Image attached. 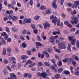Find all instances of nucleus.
<instances>
[{
	"label": "nucleus",
	"instance_id": "29",
	"mask_svg": "<svg viewBox=\"0 0 79 79\" xmlns=\"http://www.w3.org/2000/svg\"><path fill=\"white\" fill-rule=\"evenodd\" d=\"M12 30L13 31H14V32H18V29L15 28H12Z\"/></svg>",
	"mask_w": 79,
	"mask_h": 79
},
{
	"label": "nucleus",
	"instance_id": "50",
	"mask_svg": "<svg viewBox=\"0 0 79 79\" xmlns=\"http://www.w3.org/2000/svg\"><path fill=\"white\" fill-rule=\"evenodd\" d=\"M26 33V30H24L22 32V34H23L24 35V34H25Z\"/></svg>",
	"mask_w": 79,
	"mask_h": 79
},
{
	"label": "nucleus",
	"instance_id": "22",
	"mask_svg": "<svg viewBox=\"0 0 79 79\" xmlns=\"http://www.w3.org/2000/svg\"><path fill=\"white\" fill-rule=\"evenodd\" d=\"M40 18V16L39 15H37L34 18V19L35 20H36V21H38V20H39V19Z\"/></svg>",
	"mask_w": 79,
	"mask_h": 79
},
{
	"label": "nucleus",
	"instance_id": "43",
	"mask_svg": "<svg viewBox=\"0 0 79 79\" xmlns=\"http://www.w3.org/2000/svg\"><path fill=\"white\" fill-rule=\"evenodd\" d=\"M6 35V33L5 32H4L1 34L2 36H5Z\"/></svg>",
	"mask_w": 79,
	"mask_h": 79
},
{
	"label": "nucleus",
	"instance_id": "27",
	"mask_svg": "<svg viewBox=\"0 0 79 79\" xmlns=\"http://www.w3.org/2000/svg\"><path fill=\"white\" fill-rule=\"evenodd\" d=\"M32 63V61H31V60H29L26 63V65H28V64H31Z\"/></svg>",
	"mask_w": 79,
	"mask_h": 79
},
{
	"label": "nucleus",
	"instance_id": "63",
	"mask_svg": "<svg viewBox=\"0 0 79 79\" xmlns=\"http://www.w3.org/2000/svg\"><path fill=\"white\" fill-rule=\"evenodd\" d=\"M11 41V39L10 38H9L7 40V42H10Z\"/></svg>",
	"mask_w": 79,
	"mask_h": 79
},
{
	"label": "nucleus",
	"instance_id": "35",
	"mask_svg": "<svg viewBox=\"0 0 79 79\" xmlns=\"http://www.w3.org/2000/svg\"><path fill=\"white\" fill-rule=\"evenodd\" d=\"M23 66V64L22 63H19V66H18L19 69V68H21V67Z\"/></svg>",
	"mask_w": 79,
	"mask_h": 79
},
{
	"label": "nucleus",
	"instance_id": "45",
	"mask_svg": "<svg viewBox=\"0 0 79 79\" xmlns=\"http://www.w3.org/2000/svg\"><path fill=\"white\" fill-rule=\"evenodd\" d=\"M6 32H10V30L9 29V28L7 27H6Z\"/></svg>",
	"mask_w": 79,
	"mask_h": 79
},
{
	"label": "nucleus",
	"instance_id": "59",
	"mask_svg": "<svg viewBox=\"0 0 79 79\" xmlns=\"http://www.w3.org/2000/svg\"><path fill=\"white\" fill-rule=\"evenodd\" d=\"M27 76L29 78H31V76H32V75L31 74L28 73Z\"/></svg>",
	"mask_w": 79,
	"mask_h": 79
},
{
	"label": "nucleus",
	"instance_id": "9",
	"mask_svg": "<svg viewBox=\"0 0 79 79\" xmlns=\"http://www.w3.org/2000/svg\"><path fill=\"white\" fill-rule=\"evenodd\" d=\"M48 40L49 41H51V43H53L55 40V39H54V38H53L52 36H51L49 38Z\"/></svg>",
	"mask_w": 79,
	"mask_h": 79
},
{
	"label": "nucleus",
	"instance_id": "2",
	"mask_svg": "<svg viewBox=\"0 0 79 79\" xmlns=\"http://www.w3.org/2000/svg\"><path fill=\"white\" fill-rule=\"evenodd\" d=\"M71 19H73V21L72 20L70 21L71 23L73 24V25L76 24L77 23V22H78V19L77 17L73 16L71 17Z\"/></svg>",
	"mask_w": 79,
	"mask_h": 79
},
{
	"label": "nucleus",
	"instance_id": "37",
	"mask_svg": "<svg viewBox=\"0 0 79 79\" xmlns=\"http://www.w3.org/2000/svg\"><path fill=\"white\" fill-rule=\"evenodd\" d=\"M70 70L71 71L72 73H73V67L71 66L70 67Z\"/></svg>",
	"mask_w": 79,
	"mask_h": 79
},
{
	"label": "nucleus",
	"instance_id": "34",
	"mask_svg": "<svg viewBox=\"0 0 79 79\" xmlns=\"http://www.w3.org/2000/svg\"><path fill=\"white\" fill-rule=\"evenodd\" d=\"M44 64L45 65H46V66H50V65L49 64V63L47 62L46 61L45 62Z\"/></svg>",
	"mask_w": 79,
	"mask_h": 79
},
{
	"label": "nucleus",
	"instance_id": "55",
	"mask_svg": "<svg viewBox=\"0 0 79 79\" xmlns=\"http://www.w3.org/2000/svg\"><path fill=\"white\" fill-rule=\"evenodd\" d=\"M4 62L5 64H6V63H8V61L6 59H5L4 60Z\"/></svg>",
	"mask_w": 79,
	"mask_h": 79
},
{
	"label": "nucleus",
	"instance_id": "1",
	"mask_svg": "<svg viewBox=\"0 0 79 79\" xmlns=\"http://www.w3.org/2000/svg\"><path fill=\"white\" fill-rule=\"evenodd\" d=\"M37 75L38 76L40 77H43L44 79H45L46 77L48 76V74L44 71V70L43 69L42 70V73H36Z\"/></svg>",
	"mask_w": 79,
	"mask_h": 79
},
{
	"label": "nucleus",
	"instance_id": "13",
	"mask_svg": "<svg viewBox=\"0 0 79 79\" xmlns=\"http://www.w3.org/2000/svg\"><path fill=\"white\" fill-rule=\"evenodd\" d=\"M54 49L55 50H56V52H57V53H61V52L60 51V50H59V49H57V48H56V46H54L53 47Z\"/></svg>",
	"mask_w": 79,
	"mask_h": 79
},
{
	"label": "nucleus",
	"instance_id": "33",
	"mask_svg": "<svg viewBox=\"0 0 79 79\" xmlns=\"http://www.w3.org/2000/svg\"><path fill=\"white\" fill-rule=\"evenodd\" d=\"M36 45H37L38 46H40V47H41L42 45L39 42H37L36 43Z\"/></svg>",
	"mask_w": 79,
	"mask_h": 79
},
{
	"label": "nucleus",
	"instance_id": "19",
	"mask_svg": "<svg viewBox=\"0 0 79 79\" xmlns=\"http://www.w3.org/2000/svg\"><path fill=\"white\" fill-rule=\"evenodd\" d=\"M6 49H5V48H3V51L2 52L3 55H6Z\"/></svg>",
	"mask_w": 79,
	"mask_h": 79
},
{
	"label": "nucleus",
	"instance_id": "7",
	"mask_svg": "<svg viewBox=\"0 0 79 79\" xmlns=\"http://www.w3.org/2000/svg\"><path fill=\"white\" fill-rule=\"evenodd\" d=\"M54 20L53 19L52 20V23H54L55 25H56V22L58 21V18L56 17H54Z\"/></svg>",
	"mask_w": 79,
	"mask_h": 79
},
{
	"label": "nucleus",
	"instance_id": "61",
	"mask_svg": "<svg viewBox=\"0 0 79 79\" xmlns=\"http://www.w3.org/2000/svg\"><path fill=\"white\" fill-rule=\"evenodd\" d=\"M51 62H52V63H53V64L55 63V60H54V59H52V60H51Z\"/></svg>",
	"mask_w": 79,
	"mask_h": 79
},
{
	"label": "nucleus",
	"instance_id": "10",
	"mask_svg": "<svg viewBox=\"0 0 79 79\" xmlns=\"http://www.w3.org/2000/svg\"><path fill=\"white\" fill-rule=\"evenodd\" d=\"M12 21H15L18 19V17L16 16H12Z\"/></svg>",
	"mask_w": 79,
	"mask_h": 79
},
{
	"label": "nucleus",
	"instance_id": "44",
	"mask_svg": "<svg viewBox=\"0 0 79 79\" xmlns=\"http://www.w3.org/2000/svg\"><path fill=\"white\" fill-rule=\"evenodd\" d=\"M7 50V52H11L12 51L11 49L10 48H8Z\"/></svg>",
	"mask_w": 79,
	"mask_h": 79
},
{
	"label": "nucleus",
	"instance_id": "36",
	"mask_svg": "<svg viewBox=\"0 0 79 79\" xmlns=\"http://www.w3.org/2000/svg\"><path fill=\"white\" fill-rule=\"evenodd\" d=\"M76 72H75V74L76 75H77V76H79V72H78L77 69H75Z\"/></svg>",
	"mask_w": 79,
	"mask_h": 79
},
{
	"label": "nucleus",
	"instance_id": "32",
	"mask_svg": "<svg viewBox=\"0 0 79 79\" xmlns=\"http://www.w3.org/2000/svg\"><path fill=\"white\" fill-rule=\"evenodd\" d=\"M2 41L4 45H6V41L4 40V39L2 38Z\"/></svg>",
	"mask_w": 79,
	"mask_h": 79
},
{
	"label": "nucleus",
	"instance_id": "16",
	"mask_svg": "<svg viewBox=\"0 0 79 79\" xmlns=\"http://www.w3.org/2000/svg\"><path fill=\"white\" fill-rule=\"evenodd\" d=\"M22 46L23 48H26L27 47V44L25 42H23L22 44Z\"/></svg>",
	"mask_w": 79,
	"mask_h": 79
},
{
	"label": "nucleus",
	"instance_id": "26",
	"mask_svg": "<svg viewBox=\"0 0 79 79\" xmlns=\"http://www.w3.org/2000/svg\"><path fill=\"white\" fill-rule=\"evenodd\" d=\"M31 26L32 29L33 30L35 29V26L34 24H31Z\"/></svg>",
	"mask_w": 79,
	"mask_h": 79
},
{
	"label": "nucleus",
	"instance_id": "5",
	"mask_svg": "<svg viewBox=\"0 0 79 79\" xmlns=\"http://www.w3.org/2000/svg\"><path fill=\"white\" fill-rule=\"evenodd\" d=\"M10 77L11 79H17L16 76L14 73H11L10 74Z\"/></svg>",
	"mask_w": 79,
	"mask_h": 79
},
{
	"label": "nucleus",
	"instance_id": "38",
	"mask_svg": "<svg viewBox=\"0 0 79 79\" xmlns=\"http://www.w3.org/2000/svg\"><path fill=\"white\" fill-rule=\"evenodd\" d=\"M76 44L77 48H79V41L77 40L76 41Z\"/></svg>",
	"mask_w": 79,
	"mask_h": 79
},
{
	"label": "nucleus",
	"instance_id": "48",
	"mask_svg": "<svg viewBox=\"0 0 79 79\" xmlns=\"http://www.w3.org/2000/svg\"><path fill=\"white\" fill-rule=\"evenodd\" d=\"M72 63L73 66H75L76 64V62L74 60H73L72 61Z\"/></svg>",
	"mask_w": 79,
	"mask_h": 79
},
{
	"label": "nucleus",
	"instance_id": "20",
	"mask_svg": "<svg viewBox=\"0 0 79 79\" xmlns=\"http://www.w3.org/2000/svg\"><path fill=\"white\" fill-rule=\"evenodd\" d=\"M58 31V32L57 31H54L53 32V35H56V34H60V31H59V30L57 29Z\"/></svg>",
	"mask_w": 79,
	"mask_h": 79
},
{
	"label": "nucleus",
	"instance_id": "54",
	"mask_svg": "<svg viewBox=\"0 0 79 79\" xmlns=\"http://www.w3.org/2000/svg\"><path fill=\"white\" fill-rule=\"evenodd\" d=\"M16 67V65L15 64H12L11 66V68H12V69H14V68H15Z\"/></svg>",
	"mask_w": 79,
	"mask_h": 79
},
{
	"label": "nucleus",
	"instance_id": "15",
	"mask_svg": "<svg viewBox=\"0 0 79 79\" xmlns=\"http://www.w3.org/2000/svg\"><path fill=\"white\" fill-rule=\"evenodd\" d=\"M74 36H70L68 37V39L70 41H73L74 40L73 38H74Z\"/></svg>",
	"mask_w": 79,
	"mask_h": 79
},
{
	"label": "nucleus",
	"instance_id": "49",
	"mask_svg": "<svg viewBox=\"0 0 79 79\" xmlns=\"http://www.w3.org/2000/svg\"><path fill=\"white\" fill-rule=\"evenodd\" d=\"M57 26H58L60 25V20L59 19L57 21Z\"/></svg>",
	"mask_w": 79,
	"mask_h": 79
},
{
	"label": "nucleus",
	"instance_id": "18",
	"mask_svg": "<svg viewBox=\"0 0 79 79\" xmlns=\"http://www.w3.org/2000/svg\"><path fill=\"white\" fill-rule=\"evenodd\" d=\"M40 9L41 10H45L46 9V6H41L40 7Z\"/></svg>",
	"mask_w": 79,
	"mask_h": 79
},
{
	"label": "nucleus",
	"instance_id": "57",
	"mask_svg": "<svg viewBox=\"0 0 79 79\" xmlns=\"http://www.w3.org/2000/svg\"><path fill=\"white\" fill-rule=\"evenodd\" d=\"M27 53L29 55H31V51H28L27 52Z\"/></svg>",
	"mask_w": 79,
	"mask_h": 79
},
{
	"label": "nucleus",
	"instance_id": "6",
	"mask_svg": "<svg viewBox=\"0 0 79 79\" xmlns=\"http://www.w3.org/2000/svg\"><path fill=\"white\" fill-rule=\"evenodd\" d=\"M24 21L26 23H29L31 22V18H29L28 19H24Z\"/></svg>",
	"mask_w": 79,
	"mask_h": 79
},
{
	"label": "nucleus",
	"instance_id": "12",
	"mask_svg": "<svg viewBox=\"0 0 79 79\" xmlns=\"http://www.w3.org/2000/svg\"><path fill=\"white\" fill-rule=\"evenodd\" d=\"M41 38L44 39V40H45L47 39V37L44 35V32H43V33L41 35Z\"/></svg>",
	"mask_w": 79,
	"mask_h": 79
},
{
	"label": "nucleus",
	"instance_id": "39",
	"mask_svg": "<svg viewBox=\"0 0 79 79\" xmlns=\"http://www.w3.org/2000/svg\"><path fill=\"white\" fill-rule=\"evenodd\" d=\"M4 74H5V75L7 74V73H8V72L7 71V70L6 69H4Z\"/></svg>",
	"mask_w": 79,
	"mask_h": 79
},
{
	"label": "nucleus",
	"instance_id": "58",
	"mask_svg": "<svg viewBox=\"0 0 79 79\" xmlns=\"http://www.w3.org/2000/svg\"><path fill=\"white\" fill-rule=\"evenodd\" d=\"M64 0H61L60 1V5H63V3H64Z\"/></svg>",
	"mask_w": 79,
	"mask_h": 79
},
{
	"label": "nucleus",
	"instance_id": "56",
	"mask_svg": "<svg viewBox=\"0 0 79 79\" xmlns=\"http://www.w3.org/2000/svg\"><path fill=\"white\" fill-rule=\"evenodd\" d=\"M59 39L60 40V41H63V40H64V38H63V37L59 38Z\"/></svg>",
	"mask_w": 79,
	"mask_h": 79
},
{
	"label": "nucleus",
	"instance_id": "8",
	"mask_svg": "<svg viewBox=\"0 0 79 79\" xmlns=\"http://www.w3.org/2000/svg\"><path fill=\"white\" fill-rule=\"evenodd\" d=\"M43 25L44 26V29H47V27H49L50 26V24L47 22H46L45 24L44 23Z\"/></svg>",
	"mask_w": 79,
	"mask_h": 79
},
{
	"label": "nucleus",
	"instance_id": "23",
	"mask_svg": "<svg viewBox=\"0 0 79 79\" xmlns=\"http://www.w3.org/2000/svg\"><path fill=\"white\" fill-rule=\"evenodd\" d=\"M75 41H76V40H74L70 42V43L73 45H75V44H76V42H75Z\"/></svg>",
	"mask_w": 79,
	"mask_h": 79
},
{
	"label": "nucleus",
	"instance_id": "53",
	"mask_svg": "<svg viewBox=\"0 0 79 79\" xmlns=\"http://www.w3.org/2000/svg\"><path fill=\"white\" fill-rule=\"evenodd\" d=\"M12 16H11V15H9L8 17V18L10 20V19H12Z\"/></svg>",
	"mask_w": 79,
	"mask_h": 79
},
{
	"label": "nucleus",
	"instance_id": "40",
	"mask_svg": "<svg viewBox=\"0 0 79 79\" xmlns=\"http://www.w3.org/2000/svg\"><path fill=\"white\" fill-rule=\"evenodd\" d=\"M20 39H21V40H25V39H24V36H23V35H21L20 36Z\"/></svg>",
	"mask_w": 79,
	"mask_h": 79
},
{
	"label": "nucleus",
	"instance_id": "3",
	"mask_svg": "<svg viewBox=\"0 0 79 79\" xmlns=\"http://www.w3.org/2000/svg\"><path fill=\"white\" fill-rule=\"evenodd\" d=\"M58 46H59L58 47L59 49H65L66 48V44L64 42H61V43H59L58 45Z\"/></svg>",
	"mask_w": 79,
	"mask_h": 79
},
{
	"label": "nucleus",
	"instance_id": "60",
	"mask_svg": "<svg viewBox=\"0 0 79 79\" xmlns=\"http://www.w3.org/2000/svg\"><path fill=\"white\" fill-rule=\"evenodd\" d=\"M8 38V35H6V36L4 37V39L5 40H6Z\"/></svg>",
	"mask_w": 79,
	"mask_h": 79
},
{
	"label": "nucleus",
	"instance_id": "28",
	"mask_svg": "<svg viewBox=\"0 0 79 79\" xmlns=\"http://www.w3.org/2000/svg\"><path fill=\"white\" fill-rule=\"evenodd\" d=\"M15 58L14 57H10L9 58V60L10 61H15Z\"/></svg>",
	"mask_w": 79,
	"mask_h": 79
},
{
	"label": "nucleus",
	"instance_id": "17",
	"mask_svg": "<svg viewBox=\"0 0 79 79\" xmlns=\"http://www.w3.org/2000/svg\"><path fill=\"white\" fill-rule=\"evenodd\" d=\"M46 14H50V15H51V14H52V12H51L50 10L49 9H48L46 10Z\"/></svg>",
	"mask_w": 79,
	"mask_h": 79
},
{
	"label": "nucleus",
	"instance_id": "31",
	"mask_svg": "<svg viewBox=\"0 0 79 79\" xmlns=\"http://www.w3.org/2000/svg\"><path fill=\"white\" fill-rule=\"evenodd\" d=\"M58 66H61L62 65V62L61 60H59V63L57 64Z\"/></svg>",
	"mask_w": 79,
	"mask_h": 79
},
{
	"label": "nucleus",
	"instance_id": "41",
	"mask_svg": "<svg viewBox=\"0 0 79 79\" xmlns=\"http://www.w3.org/2000/svg\"><path fill=\"white\" fill-rule=\"evenodd\" d=\"M38 65L39 66H42L43 65V64L41 62H40L38 63Z\"/></svg>",
	"mask_w": 79,
	"mask_h": 79
},
{
	"label": "nucleus",
	"instance_id": "25",
	"mask_svg": "<svg viewBox=\"0 0 79 79\" xmlns=\"http://www.w3.org/2000/svg\"><path fill=\"white\" fill-rule=\"evenodd\" d=\"M64 73L66 75H68L70 73L69 71L65 70L64 71Z\"/></svg>",
	"mask_w": 79,
	"mask_h": 79
},
{
	"label": "nucleus",
	"instance_id": "4",
	"mask_svg": "<svg viewBox=\"0 0 79 79\" xmlns=\"http://www.w3.org/2000/svg\"><path fill=\"white\" fill-rule=\"evenodd\" d=\"M52 8L56 9L57 8V5L56 4V0H54L52 4Z\"/></svg>",
	"mask_w": 79,
	"mask_h": 79
},
{
	"label": "nucleus",
	"instance_id": "24",
	"mask_svg": "<svg viewBox=\"0 0 79 79\" xmlns=\"http://www.w3.org/2000/svg\"><path fill=\"white\" fill-rule=\"evenodd\" d=\"M63 68H61L59 69L58 70V73H61V72H62L63 70Z\"/></svg>",
	"mask_w": 79,
	"mask_h": 79
},
{
	"label": "nucleus",
	"instance_id": "21",
	"mask_svg": "<svg viewBox=\"0 0 79 79\" xmlns=\"http://www.w3.org/2000/svg\"><path fill=\"white\" fill-rule=\"evenodd\" d=\"M55 77L56 78V79H59V78L60 77V74H56L55 76Z\"/></svg>",
	"mask_w": 79,
	"mask_h": 79
},
{
	"label": "nucleus",
	"instance_id": "52",
	"mask_svg": "<svg viewBox=\"0 0 79 79\" xmlns=\"http://www.w3.org/2000/svg\"><path fill=\"white\" fill-rule=\"evenodd\" d=\"M11 4L12 6L15 5V4H16V2L14 0L11 3Z\"/></svg>",
	"mask_w": 79,
	"mask_h": 79
},
{
	"label": "nucleus",
	"instance_id": "64",
	"mask_svg": "<svg viewBox=\"0 0 79 79\" xmlns=\"http://www.w3.org/2000/svg\"><path fill=\"white\" fill-rule=\"evenodd\" d=\"M64 24H67V25L69 24V22H68L67 21H65L64 22Z\"/></svg>",
	"mask_w": 79,
	"mask_h": 79
},
{
	"label": "nucleus",
	"instance_id": "30",
	"mask_svg": "<svg viewBox=\"0 0 79 79\" xmlns=\"http://www.w3.org/2000/svg\"><path fill=\"white\" fill-rule=\"evenodd\" d=\"M62 61L64 63H67V61H68V59L67 58H65L62 60Z\"/></svg>",
	"mask_w": 79,
	"mask_h": 79
},
{
	"label": "nucleus",
	"instance_id": "14",
	"mask_svg": "<svg viewBox=\"0 0 79 79\" xmlns=\"http://www.w3.org/2000/svg\"><path fill=\"white\" fill-rule=\"evenodd\" d=\"M74 3L76 4L75 5V8H76L77 7V6H79V1H75L74 2Z\"/></svg>",
	"mask_w": 79,
	"mask_h": 79
},
{
	"label": "nucleus",
	"instance_id": "62",
	"mask_svg": "<svg viewBox=\"0 0 79 79\" xmlns=\"http://www.w3.org/2000/svg\"><path fill=\"white\" fill-rule=\"evenodd\" d=\"M17 6H18V7H21V5L18 2L17 3Z\"/></svg>",
	"mask_w": 79,
	"mask_h": 79
},
{
	"label": "nucleus",
	"instance_id": "47",
	"mask_svg": "<svg viewBox=\"0 0 79 79\" xmlns=\"http://www.w3.org/2000/svg\"><path fill=\"white\" fill-rule=\"evenodd\" d=\"M33 32L35 34H36L38 32V30H37V29H36L34 30Z\"/></svg>",
	"mask_w": 79,
	"mask_h": 79
},
{
	"label": "nucleus",
	"instance_id": "46",
	"mask_svg": "<svg viewBox=\"0 0 79 79\" xmlns=\"http://www.w3.org/2000/svg\"><path fill=\"white\" fill-rule=\"evenodd\" d=\"M29 3L31 6H32V4L33 3V1H32V0H31L30 1Z\"/></svg>",
	"mask_w": 79,
	"mask_h": 79
},
{
	"label": "nucleus",
	"instance_id": "51",
	"mask_svg": "<svg viewBox=\"0 0 79 79\" xmlns=\"http://www.w3.org/2000/svg\"><path fill=\"white\" fill-rule=\"evenodd\" d=\"M67 26L69 27H73V25H72L69 24V23L67 25Z\"/></svg>",
	"mask_w": 79,
	"mask_h": 79
},
{
	"label": "nucleus",
	"instance_id": "11",
	"mask_svg": "<svg viewBox=\"0 0 79 79\" xmlns=\"http://www.w3.org/2000/svg\"><path fill=\"white\" fill-rule=\"evenodd\" d=\"M21 58L22 60H25L28 58V56L26 55H23L21 56Z\"/></svg>",
	"mask_w": 79,
	"mask_h": 79
},
{
	"label": "nucleus",
	"instance_id": "42",
	"mask_svg": "<svg viewBox=\"0 0 79 79\" xmlns=\"http://www.w3.org/2000/svg\"><path fill=\"white\" fill-rule=\"evenodd\" d=\"M37 37L38 41H39V42H40L41 40L40 39V36L39 35H37Z\"/></svg>",
	"mask_w": 79,
	"mask_h": 79
}]
</instances>
